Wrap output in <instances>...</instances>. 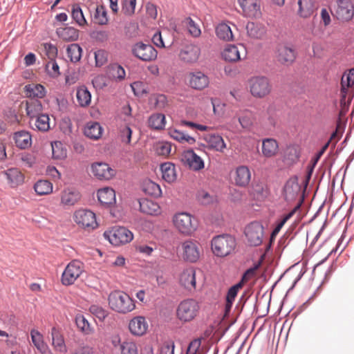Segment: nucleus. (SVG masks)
Returning a JSON list of instances; mask_svg holds the SVG:
<instances>
[{"instance_id": "obj_8", "label": "nucleus", "mask_w": 354, "mask_h": 354, "mask_svg": "<svg viewBox=\"0 0 354 354\" xmlns=\"http://www.w3.org/2000/svg\"><path fill=\"white\" fill-rule=\"evenodd\" d=\"M244 234L250 245L259 246L263 242L264 227L260 222H251L245 227Z\"/></svg>"}, {"instance_id": "obj_60", "label": "nucleus", "mask_w": 354, "mask_h": 354, "mask_svg": "<svg viewBox=\"0 0 354 354\" xmlns=\"http://www.w3.org/2000/svg\"><path fill=\"white\" fill-rule=\"evenodd\" d=\"M185 23L191 35L194 37H198L201 35V30L198 24H196L192 18H187L185 21Z\"/></svg>"}, {"instance_id": "obj_3", "label": "nucleus", "mask_w": 354, "mask_h": 354, "mask_svg": "<svg viewBox=\"0 0 354 354\" xmlns=\"http://www.w3.org/2000/svg\"><path fill=\"white\" fill-rule=\"evenodd\" d=\"M236 241L230 234H221L214 236L211 241V249L213 254L218 257L230 255L235 249Z\"/></svg>"}, {"instance_id": "obj_39", "label": "nucleus", "mask_w": 354, "mask_h": 354, "mask_svg": "<svg viewBox=\"0 0 354 354\" xmlns=\"http://www.w3.org/2000/svg\"><path fill=\"white\" fill-rule=\"evenodd\" d=\"M6 175L12 187L21 185L24 181L23 174L17 168H11L6 171Z\"/></svg>"}, {"instance_id": "obj_18", "label": "nucleus", "mask_w": 354, "mask_h": 354, "mask_svg": "<svg viewBox=\"0 0 354 354\" xmlns=\"http://www.w3.org/2000/svg\"><path fill=\"white\" fill-rule=\"evenodd\" d=\"M335 15L338 19L349 21L354 15V7L349 0H339L337 3Z\"/></svg>"}, {"instance_id": "obj_20", "label": "nucleus", "mask_w": 354, "mask_h": 354, "mask_svg": "<svg viewBox=\"0 0 354 354\" xmlns=\"http://www.w3.org/2000/svg\"><path fill=\"white\" fill-rule=\"evenodd\" d=\"M181 160L191 169L198 171L204 167V162L193 150H187L182 154Z\"/></svg>"}, {"instance_id": "obj_44", "label": "nucleus", "mask_w": 354, "mask_h": 354, "mask_svg": "<svg viewBox=\"0 0 354 354\" xmlns=\"http://www.w3.org/2000/svg\"><path fill=\"white\" fill-rule=\"evenodd\" d=\"M34 189L39 196L48 195L53 192V185L47 180H39L34 185Z\"/></svg>"}, {"instance_id": "obj_42", "label": "nucleus", "mask_w": 354, "mask_h": 354, "mask_svg": "<svg viewBox=\"0 0 354 354\" xmlns=\"http://www.w3.org/2000/svg\"><path fill=\"white\" fill-rule=\"evenodd\" d=\"M341 93L343 97H345L348 88L354 86V68L343 74L341 80Z\"/></svg>"}, {"instance_id": "obj_61", "label": "nucleus", "mask_w": 354, "mask_h": 354, "mask_svg": "<svg viewBox=\"0 0 354 354\" xmlns=\"http://www.w3.org/2000/svg\"><path fill=\"white\" fill-rule=\"evenodd\" d=\"M171 151V145L167 142H158L156 146V153L159 156H169Z\"/></svg>"}, {"instance_id": "obj_41", "label": "nucleus", "mask_w": 354, "mask_h": 354, "mask_svg": "<svg viewBox=\"0 0 354 354\" xmlns=\"http://www.w3.org/2000/svg\"><path fill=\"white\" fill-rule=\"evenodd\" d=\"M108 77L116 81H122L125 78L126 73L122 66L118 64L109 65L106 70Z\"/></svg>"}, {"instance_id": "obj_57", "label": "nucleus", "mask_w": 354, "mask_h": 354, "mask_svg": "<svg viewBox=\"0 0 354 354\" xmlns=\"http://www.w3.org/2000/svg\"><path fill=\"white\" fill-rule=\"evenodd\" d=\"M50 118L47 114H41L37 117L35 126L41 131H47L50 129Z\"/></svg>"}, {"instance_id": "obj_22", "label": "nucleus", "mask_w": 354, "mask_h": 354, "mask_svg": "<svg viewBox=\"0 0 354 354\" xmlns=\"http://www.w3.org/2000/svg\"><path fill=\"white\" fill-rule=\"evenodd\" d=\"M179 283L188 290L196 288V271L193 268L185 269L179 275Z\"/></svg>"}, {"instance_id": "obj_59", "label": "nucleus", "mask_w": 354, "mask_h": 354, "mask_svg": "<svg viewBox=\"0 0 354 354\" xmlns=\"http://www.w3.org/2000/svg\"><path fill=\"white\" fill-rule=\"evenodd\" d=\"M94 19L95 22L98 24H106L108 22L107 13L103 6H97L94 14Z\"/></svg>"}, {"instance_id": "obj_14", "label": "nucleus", "mask_w": 354, "mask_h": 354, "mask_svg": "<svg viewBox=\"0 0 354 354\" xmlns=\"http://www.w3.org/2000/svg\"><path fill=\"white\" fill-rule=\"evenodd\" d=\"M82 198L80 192L74 187H66L59 194V205L68 208L73 207L78 203Z\"/></svg>"}, {"instance_id": "obj_11", "label": "nucleus", "mask_w": 354, "mask_h": 354, "mask_svg": "<svg viewBox=\"0 0 354 354\" xmlns=\"http://www.w3.org/2000/svg\"><path fill=\"white\" fill-rule=\"evenodd\" d=\"M250 92L255 97L263 98L269 95L272 90L271 84L265 77H256L250 80Z\"/></svg>"}, {"instance_id": "obj_58", "label": "nucleus", "mask_w": 354, "mask_h": 354, "mask_svg": "<svg viewBox=\"0 0 354 354\" xmlns=\"http://www.w3.org/2000/svg\"><path fill=\"white\" fill-rule=\"evenodd\" d=\"M144 190L148 195L158 198L162 194V191L160 186L152 181H147L144 186Z\"/></svg>"}, {"instance_id": "obj_37", "label": "nucleus", "mask_w": 354, "mask_h": 354, "mask_svg": "<svg viewBox=\"0 0 354 354\" xmlns=\"http://www.w3.org/2000/svg\"><path fill=\"white\" fill-rule=\"evenodd\" d=\"M76 99L80 106L87 107L91 102V94L85 86H81L76 90Z\"/></svg>"}, {"instance_id": "obj_2", "label": "nucleus", "mask_w": 354, "mask_h": 354, "mask_svg": "<svg viewBox=\"0 0 354 354\" xmlns=\"http://www.w3.org/2000/svg\"><path fill=\"white\" fill-rule=\"evenodd\" d=\"M108 301L111 309L120 314H127L136 308L134 300L122 291L116 290L111 292Z\"/></svg>"}, {"instance_id": "obj_9", "label": "nucleus", "mask_w": 354, "mask_h": 354, "mask_svg": "<svg viewBox=\"0 0 354 354\" xmlns=\"http://www.w3.org/2000/svg\"><path fill=\"white\" fill-rule=\"evenodd\" d=\"M186 81L189 87L200 91L208 88L210 84L209 77L200 70L189 72L186 76Z\"/></svg>"}, {"instance_id": "obj_19", "label": "nucleus", "mask_w": 354, "mask_h": 354, "mask_svg": "<svg viewBox=\"0 0 354 354\" xmlns=\"http://www.w3.org/2000/svg\"><path fill=\"white\" fill-rule=\"evenodd\" d=\"M149 324L143 316H136L129 322V330L134 336H142L148 330Z\"/></svg>"}, {"instance_id": "obj_1", "label": "nucleus", "mask_w": 354, "mask_h": 354, "mask_svg": "<svg viewBox=\"0 0 354 354\" xmlns=\"http://www.w3.org/2000/svg\"><path fill=\"white\" fill-rule=\"evenodd\" d=\"M175 230L181 235L192 236L197 230L198 223L193 215L186 212L176 213L172 216Z\"/></svg>"}, {"instance_id": "obj_56", "label": "nucleus", "mask_w": 354, "mask_h": 354, "mask_svg": "<svg viewBox=\"0 0 354 354\" xmlns=\"http://www.w3.org/2000/svg\"><path fill=\"white\" fill-rule=\"evenodd\" d=\"M119 354H138V347L133 341H124L120 344Z\"/></svg>"}, {"instance_id": "obj_32", "label": "nucleus", "mask_w": 354, "mask_h": 354, "mask_svg": "<svg viewBox=\"0 0 354 354\" xmlns=\"http://www.w3.org/2000/svg\"><path fill=\"white\" fill-rule=\"evenodd\" d=\"M236 122L243 129H250L253 124L252 113L248 110L240 111L232 120L233 124Z\"/></svg>"}, {"instance_id": "obj_13", "label": "nucleus", "mask_w": 354, "mask_h": 354, "mask_svg": "<svg viewBox=\"0 0 354 354\" xmlns=\"http://www.w3.org/2000/svg\"><path fill=\"white\" fill-rule=\"evenodd\" d=\"M243 15L246 17L254 19L261 15V0H237Z\"/></svg>"}, {"instance_id": "obj_31", "label": "nucleus", "mask_w": 354, "mask_h": 354, "mask_svg": "<svg viewBox=\"0 0 354 354\" xmlns=\"http://www.w3.org/2000/svg\"><path fill=\"white\" fill-rule=\"evenodd\" d=\"M25 109L27 115L30 118H33L42 114L43 107L38 99L30 98L26 101Z\"/></svg>"}, {"instance_id": "obj_52", "label": "nucleus", "mask_w": 354, "mask_h": 354, "mask_svg": "<svg viewBox=\"0 0 354 354\" xmlns=\"http://www.w3.org/2000/svg\"><path fill=\"white\" fill-rule=\"evenodd\" d=\"M263 120L270 127H274L278 120L277 110L274 105H269L264 115Z\"/></svg>"}, {"instance_id": "obj_29", "label": "nucleus", "mask_w": 354, "mask_h": 354, "mask_svg": "<svg viewBox=\"0 0 354 354\" xmlns=\"http://www.w3.org/2000/svg\"><path fill=\"white\" fill-rule=\"evenodd\" d=\"M208 148L223 153L226 149L223 138L218 134H207L204 138Z\"/></svg>"}, {"instance_id": "obj_17", "label": "nucleus", "mask_w": 354, "mask_h": 354, "mask_svg": "<svg viewBox=\"0 0 354 354\" xmlns=\"http://www.w3.org/2000/svg\"><path fill=\"white\" fill-rule=\"evenodd\" d=\"M241 54L245 56V49L243 46L227 45L222 52L223 59L228 62H236L241 59Z\"/></svg>"}, {"instance_id": "obj_64", "label": "nucleus", "mask_w": 354, "mask_h": 354, "mask_svg": "<svg viewBox=\"0 0 354 354\" xmlns=\"http://www.w3.org/2000/svg\"><path fill=\"white\" fill-rule=\"evenodd\" d=\"M132 130L127 126L124 125L120 128V137L122 142L129 144L131 141Z\"/></svg>"}, {"instance_id": "obj_38", "label": "nucleus", "mask_w": 354, "mask_h": 354, "mask_svg": "<svg viewBox=\"0 0 354 354\" xmlns=\"http://www.w3.org/2000/svg\"><path fill=\"white\" fill-rule=\"evenodd\" d=\"M14 140L17 147L20 149H26L32 144L31 135L26 131L16 132L14 135Z\"/></svg>"}, {"instance_id": "obj_36", "label": "nucleus", "mask_w": 354, "mask_h": 354, "mask_svg": "<svg viewBox=\"0 0 354 354\" xmlns=\"http://www.w3.org/2000/svg\"><path fill=\"white\" fill-rule=\"evenodd\" d=\"M103 129L97 122H88L84 128V135L93 140H98L102 134Z\"/></svg>"}, {"instance_id": "obj_47", "label": "nucleus", "mask_w": 354, "mask_h": 354, "mask_svg": "<svg viewBox=\"0 0 354 354\" xmlns=\"http://www.w3.org/2000/svg\"><path fill=\"white\" fill-rule=\"evenodd\" d=\"M26 95L30 98H41L45 95V88L41 84H29L26 86Z\"/></svg>"}, {"instance_id": "obj_35", "label": "nucleus", "mask_w": 354, "mask_h": 354, "mask_svg": "<svg viewBox=\"0 0 354 354\" xmlns=\"http://www.w3.org/2000/svg\"><path fill=\"white\" fill-rule=\"evenodd\" d=\"M160 170L162 178L169 183H174L177 178L175 165L171 162H165L161 164Z\"/></svg>"}, {"instance_id": "obj_16", "label": "nucleus", "mask_w": 354, "mask_h": 354, "mask_svg": "<svg viewBox=\"0 0 354 354\" xmlns=\"http://www.w3.org/2000/svg\"><path fill=\"white\" fill-rule=\"evenodd\" d=\"M201 55V48L198 46L189 44L185 46L178 55L179 59L184 63L192 64L198 60Z\"/></svg>"}, {"instance_id": "obj_26", "label": "nucleus", "mask_w": 354, "mask_h": 354, "mask_svg": "<svg viewBox=\"0 0 354 354\" xmlns=\"http://www.w3.org/2000/svg\"><path fill=\"white\" fill-rule=\"evenodd\" d=\"M56 34L64 41H75L78 39L80 32L71 26L60 27L57 28Z\"/></svg>"}, {"instance_id": "obj_25", "label": "nucleus", "mask_w": 354, "mask_h": 354, "mask_svg": "<svg viewBox=\"0 0 354 354\" xmlns=\"http://www.w3.org/2000/svg\"><path fill=\"white\" fill-rule=\"evenodd\" d=\"M315 9L314 0H297V14L301 18H308Z\"/></svg>"}, {"instance_id": "obj_4", "label": "nucleus", "mask_w": 354, "mask_h": 354, "mask_svg": "<svg viewBox=\"0 0 354 354\" xmlns=\"http://www.w3.org/2000/svg\"><path fill=\"white\" fill-rule=\"evenodd\" d=\"M198 303L192 299L182 301L176 309L177 318L182 322H189L195 319L199 312Z\"/></svg>"}, {"instance_id": "obj_24", "label": "nucleus", "mask_w": 354, "mask_h": 354, "mask_svg": "<svg viewBox=\"0 0 354 354\" xmlns=\"http://www.w3.org/2000/svg\"><path fill=\"white\" fill-rule=\"evenodd\" d=\"M52 346L55 351L65 353L67 351L65 340L61 331L56 327H53L50 332Z\"/></svg>"}, {"instance_id": "obj_51", "label": "nucleus", "mask_w": 354, "mask_h": 354, "mask_svg": "<svg viewBox=\"0 0 354 354\" xmlns=\"http://www.w3.org/2000/svg\"><path fill=\"white\" fill-rule=\"evenodd\" d=\"M243 286L241 283H237L234 286H232L227 294L226 296V304H225V311L226 313H229L232 306L233 302L237 295L238 292L241 290Z\"/></svg>"}, {"instance_id": "obj_63", "label": "nucleus", "mask_w": 354, "mask_h": 354, "mask_svg": "<svg viewBox=\"0 0 354 354\" xmlns=\"http://www.w3.org/2000/svg\"><path fill=\"white\" fill-rule=\"evenodd\" d=\"M95 66L100 67L107 62L108 53L104 50H97L94 53Z\"/></svg>"}, {"instance_id": "obj_54", "label": "nucleus", "mask_w": 354, "mask_h": 354, "mask_svg": "<svg viewBox=\"0 0 354 354\" xmlns=\"http://www.w3.org/2000/svg\"><path fill=\"white\" fill-rule=\"evenodd\" d=\"M75 324L79 330L84 334L89 335L93 333V328L84 315H77L75 317Z\"/></svg>"}, {"instance_id": "obj_21", "label": "nucleus", "mask_w": 354, "mask_h": 354, "mask_svg": "<svg viewBox=\"0 0 354 354\" xmlns=\"http://www.w3.org/2000/svg\"><path fill=\"white\" fill-rule=\"evenodd\" d=\"M232 178L236 185L245 187L250 181L251 172L247 166L241 165L235 169Z\"/></svg>"}, {"instance_id": "obj_45", "label": "nucleus", "mask_w": 354, "mask_h": 354, "mask_svg": "<svg viewBox=\"0 0 354 354\" xmlns=\"http://www.w3.org/2000/svg\"><path fill=\"white\" fill-rule=\"evenodd\" d=\"M299 208L300 204H298L290 212L283 216L282 219L279 222V223L272 232L270 236V243H272V240L278 234L285 223L293 216V215L299 209Z\"/></svg>"}, {"instance_id": "obj_12", "label": "nucleus", "mask_w": 354, "mask_h": 354, "mask_svg": "<svg viewBox=\"0 0 354 354\" xmlns=\"http://www.w3.org/2000/svg\"><path fill=\"white\" fill-rule=\"evenodd\" d=\"M133 55L144 62L153 61L157 58V50L150 44L138 42L132 48Z\"/></svg>"}, {"instance_id": "obj_15", "label": "nucleus", "mask_w": 354, "mask_h": 354, "mask_svg": "<svg viewBox=\"0 0 354 354\" xmlns=\"http://www.w3.org/2000/svg\"><path fill=\"white\" fill-rule=\"evenodd\" d=\"M91 172L96 178L100 180H109L116 174L115 169H112L107 163L102 162L93 163Z\"/></svg>"}, {"instance_id": "obj_30", "label": "nucleus", "mask_w": 354, "mask_h": 354, "mask_svg": "<svg viewBox=\"0 0 354 354\" xmlns=\"http://www.w3.org/2000/svg\"><path fill=\"white\" fill-rule=\"evenodd\" d=\"M261 151L263 156L272 158L275 156L279 151V145L273 138H266L262 140Z\"/></svg>"}, {"instance_id": "obj_53", "label": "nucleus", "mask_w": 354, "mask_h": 354, "mask_svg": "<svg viewBox=\"0 0 354 354\" xmlns=\"http://www.w3.org/2000/svg\"><path fill=\"white\" fill-rule=\"evenodd\" d=\"M71 16L73 19L81 27L87 25V21L84 17L82 10L80 5L74 4L72 6Z\"/></svg>"}, {"instance_id": "obj_62", "label": "nucleus", "mask_w": 354, "mask_h": 354, "mask_svg": "<svg viewBox=\"0 0 354 354\" xmlns=\"http://www.w3.org/2000/svg\"><path fill=\"white\" fill-rule=\"evenodd\" d=\"M46 71L52 77H57L59 75V67L55 59H50L46 64Z\"/></svg>"}, {"instance_id": "obj_49", "label": "nucleus", "mask_w": 354, "mask_h": 354, "mask_svg": "<svg viewBox=\"0 0 354 354\" xmlns=\"http://www.w3.org/2000/svg\"><path fill=\"white\" fill-rule=\"evenodd\" d=\"M149 126L153 129L160 130L165 126V116L162 113L152 114L148 120Z\"/></svg>"}, {"instance_id": "obj_10", "label": "nucleus", "mask_w": 354, "mask_h": 354, "mask_svg": "<svg viewBox=\"0 0 354 354\" xmlns=\"http://www.w3.org/2000/svg\"><path fill=\"white\" fill-rule=\"evenodd\" d=\"M73 219L80 227L84 229H94L97 226L95 214L88 209H79L75 211Z\"/></svg>"}, {"instance_id": "obj_27", "label": "nucleus", "mask_w": 354, "mask_h": 354, "mask_svg": "<svg viewBox=\"0 0 354 354\" xmlns=\"http://www.w3.org/2000/svg\"><path fill=\"white\" fill-rule=\"evenodd\" d=\"M296 58V53L293 48L281 46L278 48L277 59L282 64H290Z\"/></svg>"}, {"instance_id": "obj_55", "label": "nucleus", "mask_w": 354, "mask_h": 354, "mask_svg": "<svg viewBox=\"0 0 354 354\" xmlns=\"http://www.w3.org/2000/svg\"><path fill=\"white\" fill-rule=\"evenodd\" d=\"M50 145L53 158L62 160L66 157V149L60 141L52 142Z\"/></svg>"}, {"instance_id": "obj_43", "label": "nucleus", "mask_w": 354, "mask_h": 354, "mask_svg": "<svg viewBox=\"0 0 354 354\" xmlns=\"http://www.w3.org/2000/svg\"><path fill=\"white\" fill-rule=\"evenodd\" d=\"M169 135L174 140H177L181 143L186 142L189 145H194L196 142V139L194 137L185 134L183 131L176 129H170L169 130Z\"/></svg>"}, {"instance_id": "obj_50", "label": "nucleus", "mask_w": 354, "mask_h": 354, "mask_svg": "<svg viewBox=\"0 0 354 354\" xmlns=\"http://www.w3.org/2000/svg\"><path fill=\"white\" fill-rule=\"evenodd\" d=\"M82 48L77 44H71L67 46L66 54L72 62H77L82 57Z\"/></svg>"}, {"instance_id": "obj_33", "label": "nucleus", "mask_w": 354, "mask_h": 354, "mask_svg": "<svg viewBox=\"0 0 354 354\" xmlns=\"http://www.w3.org/2000/svg\"><path fill=\"white\" fill-rule=\"evenodd\" d=\"M97 198L104 205H112L115 203V192L113 189L104 187L97 192Z\"/></svg>"}, {"instance_id": "obj_28", "label": "nucleus", "mask_w": 354, "mask_h": 354, "mask_svg": "<svg viewBox=\"0 0 354 354\" xmlns=\"http://www.w3.org/2000/svg\"><path fill=\"white\" fill-rule=\"evenodd\" d=\"M30 337L34 346L41 354H53L44 342L43 335L37 330H31Z\"/></svg>"}, {"instance_id": "obj_40", "label": "nucleus", "mask_w": 354, "mask_h": 354, "mask_svg": "<svg viewBox=\"0 0 354 354\" xmlns=\"http://www.w3.org/2000/svg\"><path fill=\"white\" fill-rule=\"evenodd\" d=\"M140 210L147 214L156 215L160 213V209L158 203L148 199L139 201Z\"/></svg>"}, {"instance_id": "obj_48", "label": "nucleus", "mask_w": 354, "mask_h": 354, "mask_svg": "<svg viewBox=\"0 0 354 354\" xmlns=\"http://www.w3.org/2000/svg\"><path fill=\"white\" fill-rule=\"evenodd\" d=\"M216 34L217 37L224 41H231L233 39V34L230 27L225 23L218 24L216 28Z\"/></svg>"}, {"instance_id": "obj_5", "label": "nucleus", "mask_w": 354, "mask_h": 354, "mask_svg": "<svg viewBox=\"0 0 354 354\" xmlns=\"http://www.w3.org/2000/svg\"><path fill=\"white\" fill-rule=\"evenodd\" d=\"M178 250L183 260L190 262H196L201 257L203 250L199 243L194 240H185L181 243Z\"/></svg>"}, {"instance_id": "obj_7", "label": "nucleus", "mask_w": 354, "mask_h": 354, "mask_svg": "<svg viewBox=\"0 0 354 354\" xmlns=\"http://www.w3.org/2000/svg\"><path fill=\"white\" fill-rule=\"evenodd\" d=\"M84 270V263L78 260L71 261L65 268L61 278L62 283L70 286L81 276Z\"/></svg>"}, {"instance_id": "obj_23", "label": "nucleus", "mask_w": 354, "mask_h": 354, "mask_svg": "<svg viewBox=\"0 0 354 354\" xmlns=\"http://www.w3.org/2000/svg\"><path fill=\"white\" fill-rule=\"evenodd\" d=\"M300 192V186L296 176L290 178L283 187V196L287 201L295 199Z\"/></svg>"}, {"instance_id": "obj_6", "label": "nucleus", "mask_w": 354, "mask_h": 354, "mask_svg": "<svg viewBox=\"0 0 354 354\" xmlns=\"http://www.w3.org/2000/svg\"><path fill=\"white\" fill-rule=\"evenodd\" d=\"M104 236L109 242L115 246L129 243L133 240V233L124 227H113L106 231Z\"/></svg>"}, {"instance_id": "obj_46", "label": "nucleus", "mask_w": 354, "mask_h": 354, "mask_svg": "<svg viewBox=\"0 0 354 354\" xmlns=\"http://www.w3.org/2000/svg\"><path fill=\"white\" fill-rule=\"evenodd\" d=\"M167 35H169L167 32H164V35H162V32H156L152 37L153 44L159 48L170 47L172 44V41L171 39H167Z\"/></svg>"}, {"instance_id": "obj_34", "label": "nucleus", "mask_w": 354, "mask_h": 354, "mask_svg": "<svg viewBox=\"0 0 354 354\" xmlns=\"http://www.w3.org/2000/svg\"><path fill=\"white\" fill-rule=\"evenodd\" d=\"M246 30L248 36L254 39H262L266 33V29L263 25L254 22L247 24Z\"/></svg>"}]
</instances>
